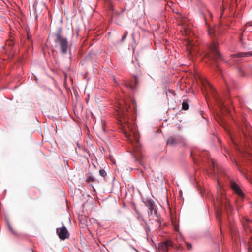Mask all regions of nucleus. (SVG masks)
I'll return each mask as SVG.
<instances>
[{"label":"nucleus","instance_id":"f257e3e1","mask_svg":"<svg viewBox=\"0 0 252 252\" xmlns=\"http://www.w3.org/2000/svg\"><path fill=\"white\" fill-rule=\"evenodd\" d=\"M130 105L126 101H124V106L120 105L118 108V115L119 116L120 125L122 126V130L123 133L126 137H129L130 134H129L126 130V128L128 127L130 129L129 124L128 123V119L126 117V112L128 111V109L130 108Z\"/></svg>","mask_w":252,"mask_h":252},{"label":"nucleus","instance_id":"f03ea898","mask_svg":"<svg viewBox=\"0 0 252 252\" xmlns=\"http://www.w3.org/2000/svg\"><path fill=\"white\" fill-rule=\"evenodd\" d=\"M54 39L56 47L59 49L61 54L65 55L70 49V45L67 39L62 35L61 30L55 34Z\"/></svg>","mask_w":252,"mask_h":252},{"label":"nucleus","instance_id":"7ed1b4c3","mask_svg":"<svg viewBox=\"0 0 252 252\" xmlns=\"http://www.w3.org/2000/svg\"><path fill=\"white\" fill-rule=\"evenodd\" d=\"M218 43L215 40H213L209 46V52L205 53V58H208L215 62L216 68H218V65L217 63L222 60V57L218 51Z\"/></svg>","mask_w":252,"mask_h":252},{"label":"nucleus","instance_id":"20e7f679","mask_svg":"<svg viewBox=\"0 0 252 252\" xmlns=\"http://www.w3.org/2000/svg\"><path fill=\"white\" fill-rule=\"evenodd\" d=\"M145 205L148 209V214L149 217H153L156 220L158 218L157 210L156 208L155 202L152 199L147 200L145 202Z\"/></svg>","mask_w":252,"mask_h":252},{"label":"nucleus","instance_id":"39448f33","mask_svg":"<svg viewBox=\"0 0 252 252\" xmlns=\"http://www.w3.org/2000/svg\"><path fill=\"white\" fill-rule=\"evenodd\" d=\"M133 153L135 160L139 164H142L143 158L141 154V149L138 140H136V144L133 146Z\"/></svg>","mask_w":252,"mask_h":252},{"label":"nucleus","instance_id":"423d86ee","mask_svg":"<svg viewBox=\"0 0 252 252\" xmlns=\"http://www.w3.org/2000/svg\"><path fill=\"white\" fill-rule=\"evenodd\" d=\"M181 143L183 146H186V140L182 137H171L167 141V145L171 146H176L177 144Z\"/></svg>","mask_w":252,"mask_h":252},{"label":"nucleus","instance_id":"0eeeda50","mask_svg":"<svg viewBox=\"0 0 252 252\" xmlns=\"http://www.w3.org/2000/svg\"><path fill=\"white\" fill-rule=\"evenodd\" d=\"M56 233L59 238L62 240H64L69 237L70 234L65 226H63L56 229Z\"/></svg>","mask_w":252,"mask_h":252},{"label":"nucleus","instance_id":"6e6552de","mask_svg":"<svg viewBox=\"0 0 252 252\" xmlns=\"http://www.w3.org/2000/svg\"><path fill=\"white\" fill-rule=\"evenodd\" d=\"M187 45V48L188 50V55L189 58H191L197 54V50L192 41H188Z\"/></svg>","mask_w":252,"mask_h":252},{"label":"nucleus","instance_id":"1a4fd4ad","mask_svg":"<svg viewBox=\"0 0 252 252\" xmlns=\"http://www.w3.org/2000/svg\"><path fill=\"white\" fill-rule=\"evenodd\" d=\"M172 247V242L167 240L159 243L158 249L164 252H167L169 247Z\"/></svg>","mask_w":252,"mask_h":252},{"label":"nucleus","instance_id":"9d476101","mask_svg":"<svg viewBox=\"0 0 252 252\" xmlns=\"http://www.w3.org/2000/svg\"><path fill=\"white\" fill-rule=\"evenodd\" d=\"M230 185L231 188L240 197H243L244 196V193L242 192L240 187L238 185L233 181H230Z\"/></svg>","mask_w":252,"mask_h":252},{"label":"nucleus","instance_id":"9b49d317","mask_svg":"<svg viewBox=\"0 0 252 252\" xmlns=\"http://www.w3.org/2000/svg\"><path fill=\"white\" fill-rule=\"evenodd\" d=\"M218 201H220V198H218ZM220 203L222 207H224L226 209L227 212L228 213L231 210V205L229 204V201L227 200V198L225 197L224 196H222V198L220 201Z\"/></svg>","mask_w":252,"mask_h":252},{"label":"nucleus","instance_id":"f8f14e48","mask_svg":"<svg viewBox=\"0 0 252 252\" xmlns=\"http://www.w3.org/2000/svg\"><path fill=\"white\" fill-rule=\"evenodd\" d=\"M248 56H252V52H240L237 54H232L230 56V57L232 58H242V57H248Z\"/></svg>","mask_w":252,"mask_h":252},{"label":"nucleus","instance_id":"ddd939ff","mask_svg":"<svg viewBox=\"0 0 252 252\" xmlns=\"http://www.w3.org/2000/svg\"><path fill=\"white\" fill-rule=\"evenodd\" d=\"M219 105L222 114L224 115L225 112L229 113V108H228L225 105L223 104H220Z\"/></svg>","mask_w":252,"mask_h":252},{"label":"nucleus","instance_id":"4468645a","mask_svg":"<svg viewBox=\"0 0 252 252\" xmlns=\"http://www.w3.org/2000/svg\"><path fill=\"white\" fill-rule=\"evenodd\" d=\"M208 34L210 36H212V35H214L215 36H216V28H210L208 29Z\"/></svg>","mask_w":252,"mask_h":252},{"label":"nucleus","instance_id":"2eb2a0df","mask_svg":"<svg viewBox=\"0 0 252 252\" xmlns=\"http://www.w3.org/2000/svg\"><path fill=\"white\" fill-rule=\"evenodd\" d=\"M182 107L183 110H188L189 109V105L188 103V101L186 100H184L182 104Z\"/></svg>","mask_w":252,"mask_h":252},{"label":"nucleus","instance_id":"dca6fc26","mask_svg":"<svg viewBox=\"0 0 252 252\" xmlns=\"http://www.w3.org/2000/svg\"><path fill=\"white\" fill-rule=\"evenodd\" d=\"M238 74L240 76L243 77L245 76V73L243 69L239 68L238 69Z\"/></svg>","mask_w":252,"mask_h":252},{"label":"nucleus","instance_id":"f3484780","mask_svg":"<svg viewBox=\"0 0 252 252\" xmlns=\"http://www.w3.org/2000/svg\"><path fill=\"white\" fill-rule=\"evenodd\" d=\"M245 153H243L244 157H245L246 158H249V157H252V155H251V154L249 152L246 151Z\"/></svg>","mask_w":252,"mask_h":252},{"label":"nucleus","instance_id":"a211bd4d","mask_svg":"<svg viewBox=\"0 0 252 252\" xmlns=\"http://www.w3.org/2000/svg\"><path fill=\"white\" fill-rule=\"evenodd\" d=\"M134 83H135L134 86L131 84H129V87L132 89H133L135 88V86L137 84V79L136 77H134Z\"/></svg>","mask_w":252,"mask_h":252},{"label":"nucleus","instance_id":"6ab92c4d","mask_svg":"<svg viewBox=\"0 0 252 252\" xmlns=\"http://www.w3.org/2000/svg\"><path fill=\"white\" fill-rule=\"evenodd\" d=\"M127 34H128V32L127 31H126L124 32V33L122 36V41H121L122 42H123L124 41V40L126 39V38L127 36Z\"/></svg>","mask_w":252,"mask_h":252},{"label":"nucleus","instance_id":"aec40b11","mask_svg":"<svg viewBox=\"0 0 252 252\" xmlns=\"http://www.w3.org/2000/svg\"><path fill=\"white\" fill-rule=\"evenodd\" d=\"M99 174L102 176L104 177L106 175V172L103 169L99 170Z\"/></svg>","mask_w":252,"mask_h":252},{"label":"nucleus","instance_id":"412c9836","mask_svg":"<svg viewBox=\"0 0 252 252\" xmlns=\"http://www.w3.org/2000/svg\"><path fill=\"white\" fill-rule=\"evenodd\" d=\"M94 178L92 176H89L86 180V181L88 183L94 182Z\"/></svg>","mask_w":252,"mask_h":252},{"label":"nucleus","instance_id":"4be33fe9","mask_svg":"<svg viewBox=\"0 0 252 252\" xmlns=\"http://www.w3.org/2000/svg\"><path fill=\"white\" fill-rule=\"evenodd\" d=\"M248 252H252V247L250 241L248 243Z\"/></svg>","mask_w":252,"mask_h":252},{"label":"nucleus","instance_id":"5701e85b","mask_svg":"<svg viewBox=\"0 0 252 252\" xmlns=\"http://www.w3.org/2000/svg\"><path fill=\"white\" fill-rule=\"evenodd\" d=\"M187 248L188 250H191L192 246L191 245L190 243H186Z\"/></svg>","mask_w":252,"mask_h":252},{"label":"nucleus","instance_id":"b1692460","mask_svg":"<svg viewBox=\"0 0 252 252\" xmlns=\"http://www.w3.org/2000/svg\"><path fill=\"white\" fill-rule=\"evenodd\" d=\"M102 130L104 133L105 132V128H104V124H103L102 125Z\"/></svg>","mask_w":252,"mask_h":252},{"label":"nucleus","instance_id":"393cba45","mask_svg":"<svg viewBox=\"0 0 252 252\" xmlns=\"http://www.w3.org/2000/svg\"><path fill=\"white\" fill-rule=\"evenodd\" d=\"M84 152H85V154H84V156L85 157H87V155H89V153L87 151H86V150L84 151Z\"/></svg>","mask_w":252,"mask_h":252},{"label":"nucleus","instance_id":"a878e982","mask_svg":"<svg viewBox=\"0 0 252 252\" xmlns=\"http://www.w3.org/2000/svg\"><path fill=\"white\" fill-rule=\"evenodd\" d=\"M220 120L222 122H223V121H224V119H223V117H220Z\"/></svg>","mask_w":252,"mask_h":252},{"label":"nucleus","instance_id":"bb28decb","mask_svg":"<svg viewBox=\"0 0 252 252\" xmlns=\"http://www.w3.org/2000/svg\"><path fill=\"white\" fill-rule=\"evenodd\" d=\"M211 162H212V166H213V167H214V162L213 159H211Z\"/></svg>","mask_w":252,"mask_h":252},{"label":"nucleus","instance_id":"cd10ccee","mask_svg":"<svg viewBox=\"0 0 252 252\" xmlns=\"http://www.w3.org/2000/svg\"><path fill=\"white\" fill-rule=\"evenodd\" d=\"M9 229L13 233H15V232L12 229V228L10 227H9Z\"/></svg>","mask_w":252,"mask_h":252},{"label":"nucleus","instance_id":"c85d7f7f","mask_svg":"<svg viewBox=\"0 0 252 252\" xmlns=\"http://www.w3.org/2000/svg\"><path fill=\"white\" fill-rule=\"evenodd\" d=\"M33 7H34V8L35 12H36V6H35V5H34Z\"/></svg>","mask_w":252,"mask_h":252},{"label":"nucleus","instance_id":"c756f323","mask_svg":"<svg viewBox=\"0 0 252 252\" xmlns=\"http://www.w3.org/2000/svg\"><path fill=\"white\" fill-rule=\"evenodd\" d=\"M247 26H248V25H247V24H246V25H245L246 28H245V29H244V30H243V32H244V31L246 30V28H247Z\"/></svg>","mask_w":252,"mask_h":252},{"label":"nucleus","instance_id":"7c9ffc66","mask_svg":"<svg viewBox=\"0 0 252 252\" xmlns=\"http://www.w3.org/2000/svg\"><path fill=\"white\" fill-rule=\"evenodd\" d=\"M242 132H243V133L244 135L245 136H246V133L245 132H244V130H242Z\"/></svg>","mask_w":252,"mask_h":252},{"label":"nucleus","instance_id":"2f4dec72","mask_svg":"<svg viewBox=\"0 0 252 252\" xmlns=\"http://www.w3.org/2000/svg\"><path fill=\"white\" fill-rule=\"evenodd\" d=\"M30 38H31V36H30V35L29 34H28V39H30Z\"/></svg>","mask_w":252,"mask_h":252},{"label":"nucleus","instance_id":"473e14b6","mask_svg":"<svg viewBox=\"0 0 252 252\" xmlns=\"http://www.w3.org/2000/svg\"><path fill=\"white\" fill-rule=\"evenodd\" d=\"M133 103L135 105H136L135 101L134 100L133 101Z\"/></svg>","mask_w":252,"mask_h":252},{"label":"nucleus","instance_id":"72a5a7b5","mask_svg":"<svg viewBox=\"0 0 252 252\" xmlns=\"http://www.w3.org/2000/svg\"><path fill=\"white\" fill-rule=\"evenodd\" d=\"M240 41H242V38H241V37L240 38Z\"/></svg>","mask_w":252,"mask_h":252},{"label":"nucleus","instance_id":"f704fd0d","mask_svg":"<svg viewBox=\"0 0 252 252\" xmlns=\"http://www.w3.org/2000/svg\"><path fill=\"white\" fill-rule=\"evenodd\" d=\"M9 49H11L12 48V47H10V46H9Z\"/></svg>","mask_w":252,"mask_h":252},{"label":"nucleus","instance_id":"c9c22d12","mask_svg":"<svg viewBox=\"0 0 252 252\" xmlns=\"http://www.w3.org/2000/svg\"><path fill=\"white\" fill-rule=\"evenodd\" d=\"M31 251H32V252H34L33 250L32 249Z\"/></svg>","mask_w":252,"mask_h":252},{"label":"nucleus","instance_id":"e433bc0d","mask_svg":"<svg viewBox=\"0 0 252 252\" xmlns=\"http://www.w3.org/2000/svg\"><path fill=\"white\" fill-rule=\"evenodd\" d=\"M251 240H252V237H251Z\"/></svg>","mask_w":252,"mask_h":252}]
</instances>
